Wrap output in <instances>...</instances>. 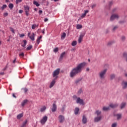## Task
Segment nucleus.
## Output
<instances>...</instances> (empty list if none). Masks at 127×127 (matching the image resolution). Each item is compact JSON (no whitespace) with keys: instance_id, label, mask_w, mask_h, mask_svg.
Masks as SVG:
<instances>
[{"instance_id":"obj_1","label":"nucleus","mask_w":127,"mask_h":127,"mask_svg":"<svg viewBox=\"0 0 127 127\" xmlns=\"http://www.w3.org/2000/svg\"><path fill=\"white\" fill-rule=\"evenodd\" d=\"M86 66V63L83 62L78 64L76 67L73 68L70 72V77L73 78L76 75L81 73L83 70V68Z\"/></svg>"},{"instance_id":"obj_2","label":"nucleus","mask_w":127,"mask_h":127,"mask_svg":"<svg viewBox=\"0 0 127 127\" xmlns=\"http://www.w3.org/2000/svg\"><path fill=\"white\" fill-rule=\"evenodd\" d=\"M107 71H108V69H104L103 70H101L99 73V78L101 79H105V75L107 73Z\"/></svg>"},{"instance_id":"obj_3","label":"nucleus","mask_w":127,"mask_h":127,"mask_svg":"<svg viewBox=\"0 0 127 127\" xmlns=\"http://www.w3.org/2000/svg\"><path fill=\"white\" fill-rule=\"evenodd\" d=\"M60 73V68H57L53 72V77L55 78V80H57V78H58V75H59Z\"/></svg>"},{"instance_id":"obj_4","label":"nucleus","mask_w":127,"mask_h":127,"mask_svg":"<svg viewBox=\"0 0 127 127\" xmlns=\"http://www.w3.org/2000/svg\"><path fill=\"white\" fill-rule=\"evenodd\" d=\"M120 15L118 14H113L110 17V21H114L115 19H119Z\"/></svg>"},{"instance_id":"obj_5","label":"nucleus","mask_w":127,"mask_h":127,"mask_svg":"<svg viewBox=\"0 0 127 127\" xmlns=\"http://www.w3.org/2000/svg\"><path fill=\"white\" fill-rule=\"evenodd\" d=\"M47 120H48V117L47 116H44L40 120V123L41 124V125H45V123L47 122Z\"/></svg>"},{"instance_id":"obj_6","label":"nucleus","mask_w":127,"mask_h":127,"mask_svg":"<svg viewBox=\"0 0 127 127\" xmlns=\"http://www.w3.org/2000/svg\"><path fill=\"white\" fill-rule=\"evenodd\" d=\"M28 37L30 38L32 41H34V40H35V34H34V33H32V35L30 36V33H28Z\"/></svg>"},{"instance_id":"obj_7","label":"nucleus","mask_w":127,"mask_h":127,"mask_svg":"<svg viewBox=\"0 0 127 127\" xmlns=\"http://www.w3.org/2000/svg\"><path fill=\"white\" fill-rule=\"evenodd\" d=\"M76 103L77 104H79L80 105H82V106H84V105H85V103H84V100L80 98V97L77 98V99H76Z\"/></svg>"},{"instance_id":"obj_8","label":"nucleus","mask_w":127,"mask_h":127,"mask_svg":"<svg viewBox=\"0 0 127 127\" xmlns=\"http://www.w3.org/2000/svg\"><path fill=\"white\" fill-rule=\"evenodd\" d=\"M84 36H85V33H82L80 34L78 40V43H81L82 42V40H83Z\"/></svg>"},{"instance_id":"obj_9","label":"nucleus","mask_w":127,"mask_h":127,"mask_svg":"<svg viewBox=\"0 0 127 127\" xmlns=\"http://www.w3.org/2000/svg\"><path fill=\"white\" fill-rule=\"evenodd\" d=\"M51 110L53 113H55V112L57 111V105H56V104H55V103L53 104V106Z\"/></svg>"},{"instance_id":"obj_10","label":"nucleus","mask_w":127,"mask_h":127,"mask_svg":"<svg viewBox=\"0 0 127 127\" xmlns=\"http://www.w3.org/2000/svg\"><path fill=\"white\" fill-rule=\"evenodd\" d=\"M26 15L28 16V12H29V6L28 5L24 6Z\"/></svg>"},{"instance_id":"obj_11","label":"nucleus","mask_w":127,"mask_h":127,"mask_svg":"<svg viewBox=\"0 0 127 127\" xmlns=\"http://www.w3.org/2000/svg\"><path fill=\"white\" fill-rule=\"evenodd\" d=\"M87 117L85 115H83L82 116V122L83 125H85V124H87Z\"/></svg>"},{"instance_id":"obj_12","label":"nucleus","mask_w":127,"mask_h":127,"mask_svg":"<svg viewBox=\"0 0 127 127\" xmlns=\"http://www.w3.org/2000/svg\"><path fill=\"white\" fill-rule=\"evenodd\" d=\"M123 89H127V82L123 81L122 83Z\"/></svg>"},{"instance_id":"obj_13","label":"nucleus","mask_w":127,"mask_h":127,"mask_svg":"<svg viewBox=\"0 0 127 127\" xmlns=\"http://www.w3.org/2000/svg\"><path fill=\"white\" fill-rule=\"evenodd\" d=\"M59 120L60 122L63 123V122H64L65 120V118H64V116H63V115H60L59 117Z\"/></svg>"},{"instance_id":"obj_14","label":"nucleus","mask_w":127,"mask_h":127,"mask_svg":"<svg viewBox=\"0 0 127 127\" xmlns=\"http://www.w3.org/2000/svg\"><path fill=\"white\" fill-rule=\"evenodd\" d=\"M101 120H102V116H98L95 118L94 122L95 123H98V122H100Z\"/></svg>"},{"instance_id":"obj_15","label":"nucleus","mask_w":127,"mask_h":127,"mask_svg":"<svg viewBox=\"0 0 127 127\" xmlns=\"http://www.w3.org/2000/svg\"><path fill=\"white\" fill-rule=\"evenodd\" d=\"M109 107L110 108H112V109H115V108H117V107H119L118 104H111L109 105Z\"/></svg>"},{"instance_id":"obj_16","label":"nucleus","mask_w":127,"mask_h":127,"mask_svg":"<svg viewBox=\"0 0 127 127\" xmlns=\"http://www.w3.org/2000/svg\"><path fill=\"white\" fill-rule=\"evenodd\" d=\"M127 106V102H122L120 105V109L123 110Z\"/></svg>"},{"instance_id":"obj_17","label":"nucleus","mask_w":127,"mask_h":127,"mask_svg":"<svg viewBox=\"0 0 127 127\" xmlns=\"http://www.w3.org/2000/svg\"><path fill=\"white\" fill-rule=\"evenodd\" d=\"M88 12H89V10H85L84 11V13L81 15V18H84V17H85L86 15H87V14L88 13Z\"/></svg>"},{"instance_id":"obj_18","label":"nucleus","mask_w":127,"mask_h":127,"mask_svg":"<svg viewBox=\"0 0 127 127\" xmlns=\"http://www.w3.org/2000/svg\"><path fill=\"white\" fill-rule=\"evenodd\" d=\"M56 79H55V78H54L52 81L51 82L50 85V88H52V87H53V86H54V85L55 84V83L56 82L55 81Z\"/></svg>"},{"instance_id":"obj_19","label":"nucleus","mask_w":127,"mask_h":127,"mask_svg":"<svg viewBox=\"0 0 127 127\" xmlns=\"http://www.w3.org/2000/svg\"><path fill=\"white\" fill-rule=\"evenodd\" d=\"M65 52H63L61 54V56L60 57V59H59L60 61H61L63 59V57L65 56Z\"/></svg>"},{"instance_id":"obj_20","label":"nucleus","mask_w":127,"mask_h":127,"mask_svg":"<svg viewBox=\"0 0 127 127\" xmlns=\"http://www.w3.org/2000/svg\"><path fill=\"white\" fill-rule=\"evenodd\" d=\"M115 117H117V120L119 121V120H121V118H122V114H118L114 115Z\"/></svg>"},{"instance_id":"obj_21","label":"nucleus","mask_w":127,"mask_h":127,"mask_svg":"<svg viewBox=\"0 0 127 127\" xmlns=\"http://www.w3.org/2000/svg\"><path fill=\"white\" fill-rule=\"evenodd\" d=\"M27 102H28V100H24L22 101V102L21 103V106L22 107H24V106H25V105H26V103H27Z\"/></svg>"},{"instance_id":"obj_22","label":"nucleus","mask_w":127,"mask_h":127,"mask_svg":"<svg viewBox=\"0 0 127 127\" xmlns=\"http://www.w3.org/2000/svg\"><path fill=\"white\" fill-rule=\"evenodd\" d=\"M79 111H80V109L78 107H76L74 109V114L75 115H78L79 114Z\"/></svg>"},{"instance_id":"obj_23","label":"nucleus","mask_w":127,"mask_h":127,"mask_svg":"<svg viewBox=\"0 0 127 127\" xmlns=\"http://www.w3.org/2000/svg\"><path fill=\"white\" fill-rule=\"evenodd\" d=\"M23 117V113H21L17 116V119L20 120L21 118Z\"/></svg>"},{"instance_id":"obj_24","label":"nucleus","mask_w":127,"mask_h":127,"mask_svg":"<svg viewBox=\"0 0 127 127\" xmlns=\"http://www.w3.org/2000/svg\"><path fill=\"white\" fill-rule=\"evenodd\" d=\"M102 110L103 111H109L110 110V107L104 106L103 107Z\"/></svg>"},{"instance_id":"obj_25","label":"nucleus","mask_w":127,"mask_h":127,"mask_svg":"<svg viewBox=\"0 0 127 127\" xmlns=\"http://www.w3.org/2000/svg\"><path fill=\"white\" fill-rule=\"evenodd\" d=\"M23 44H22V47H25V46H26V44L27 43V41H26V40H24L23 41Z\"/></svg>"},{"instance_id":"obj_26","label":"nucleus","mask_w":127,"mask_h":127,"mask_svg":"<svg viewBox=\"0 0 127 127\" xmlns=\"http://www.w3.org/2000/svg\"><path fill=\"white\" fill-rule=\"evenodd\" d=\"M45 110H46V107L45 106H44L41 108L40 112L43 113V112H45Z\"/></svg>"},{"instance_id":"obj_27","label":"nucleus","mask_w":127,"mask_h":127,"mask_svg":"<svg viewBox=\"0 0 127 127\" xmlns=\"http://www.w3.org/2000/svg\"><path fill=\"white\" fill-rule=\"evenodd\" d=\"M42 38V36H40V37H38L37 39V42L38 44H39L40 43V40Z\"/></svg>"},{"instance_id":"obj_28","label":"nucleus","mask_w":127,"mask_h":127,"mask_svg":"<svg viewBox=\"0 0 127 127\" xmlns=\"http://www.w3.org/2000/svg\"><path fill=\"white\" fill-rule=\"evenodd\" d=\"M119 28V26L116 25L114 26L113 28L112 29V31H116Z\"/></svg>"},{"instance_id":"obj_29","label":"nucleus","mask_w":127,"mask_h":127,"mask_svg":"<svg viewBox=\"0 0 127 127\" xmlns=\"http://www.w3.org/2000/svg\"><path fill=\"white\" fill-rule=\"evenodd\" d=\"M33 4H34L36 6H39V5H40V4L39 3L38 1H33Z\"/></svg>"},{"instance_id":"obj_30","label":"nucleus","mask_w":127,"mask_h":127,"mask_svg":"<svg viewBox=\"0 0 127 127\" xmlns=\"http://www.w3.org/2000/svg\"><path fill=\"white\" fill-rule=\"evenodd\" d=\"M82 93H83V90L82 89V88H80L77 92V95L79 96V95H81Z\"/></svg>"},{"instance_id":"obj_31","label":"nucleus","mask_w":127,"mask_h":127,"mask_svg":"<svg viewBox=\"0 0 127 127\" xmlns=\"http://www.w3.org/2000/svg\"><path fill=\"white\" fill-rule=\"evenodd\" d=\"M38 25H36V24H34L32 25V29H35L36 27H38Z\"/></svg>"},{"instance_id":"obj_32","label":"nucleus","mask_w":127,"mask_h":127,"mask_svg":"<svg viewBox=\"0 0 127 127\" xmlns=\"http://www.w3.org/2000/svg\"><path fill=\"white\" fill-rule=\"evenodd\" d=\"M95 114L97 116H99V115H101V114H102V112L99 111V110H97V111H96Z\"/></svg>"},{"instance_id":"obj_33","label":"nucleus","mask_w":127,"mask_h":127,"mask_svg":"<svg viewBox=\"0 0 127 127\" xmlns=\"http://www.w3.org/2000/svg\"><path fill=\"white\" fill-rule=\"evenodd\" d=\"M72 46H76L77 45V41H73L71 43Z\"/></svg>"},{"instance_id":"obj_34","label":"nucleus","mask_w":127,"mask_h":127,"mask_svg":"<svg viewBox=\"0 0 127 127\" xmlns=\"http://www.w3.org/2000/svg\"><path fill=\"white\" fill-rule=\"evenodd\" d=\"M82 27L83 26H82V25L78 24L76 26L77 29H81Z\"/></svg>"},{"instance_id":"obj_35","label":"nucleus","mask_w":127,"mask_h":127,"mask_svg":"<svg viewBox=\"0 0 127 127\" xmlns=\"http://www.w3.org/2000/svg\"><path fill=\"white\" fill-rule=\"evenodd\" d=\"M123 57H124V58H126V61L127 62V53H124Z\"/></svg>"},{"instance_id":"obj_36","label":"nucleus","mask_w":127,"mask_h":127,"mask_svg":"<svg viewBox=\"0 0 127 127\" xmlns=\"http://www.w3.org/2000/svg\"><path fill=\"white\" fill-rule=\"evenodd\" d=\"M8 7H9L10 9H12V8H13V4L12 3L9 4Z\"/></svg>"},{"instance_id":"obj_37","label":"nucleus","mask_w":127,"mask_h":127,"mask_svg":"<svg viewBox=\"0 0 127 127\" xmlns=\"http://www.w3.org/2000/svg\"><path fill=\"white\" fill-rule=\"evenodd\" d=\"M65 37H66V33H64L61 36V38L62 39H64V38H65Z\"/></svg>"},{"instance_id":"obj_38","label":"nucleus","mask_w":127,"mask_h":127,"mask_svg":"<svg viewBox=\"0 0 127 127\" xmlns=\"http://www.w3.org/2000/svg\"><path fill=\"white\" fill-rule=\"evenodd\" d=\"M115 77H116V75H115V74H111L110 75V79H111V80H113V79H115Z\"/></svg>"},{"instance_id":"obj_39","label":"nucleus","mask_w":127,"mask_h":127,"mask_svg":"<svg viewBox=\"0 0 127 127\" xmlns=\"http://www.w3.org/2000/svg\"><path fill=\"white\" fill-rule=\"evenodd\" d=\"M6 4H4L2 5V7H1V9H2V10H3L4 9V8H6Z\"/></svg>"},{"instance_id":"obj_40","label":"nucleus","mask_w":127,"mask_h":127,"mask_svg":"<svg viewBox=\"0 0 127 127\" xmlns=\"http://www.w3.org/2000/svg\"><path fill=\"white\" fill-rule=\"evenodd\" d=\"M126 22V20H122V21H120L119 22V23L121 24H123V23H125Z\"/></svg>"},{"instance_id":"obj_41","label":"nucleus","mask_w":127,"mask_h":127,"mask_svg":"<svg viewBox=\"0 0 127 127\" xmlns=\"http://www.w3.org/2000/svg\"><path fill=\"white\" fill-rule=\"evenodd\" d=\"M31 48H32V45H30L29 46H28L27 48H26V50H30V49H31Z\"/></svg>"},{"instance_id":"obj_42","label":"nucleus","mask_w":127,"mask_h":127,"mask_svg":"<svg viewBox=\"0 0 127 127\" xmlns=\"http://www.w3.org/2000/svg\"><path fill=\"white\" fill-rule=\"evenodd\" d=\"M117 126H118V124H117V123H113L112 125V127H117Z\"/></svg>"},{"instance_id":"obj_43","label":"nucleus","mask_w":127,"mask_h":127,"mask_svg":"<svg viewBox=\"0 0 127 127\" xmlns=\"http://www.w3.org/2000/svg\"><path fill=\"white\" fill-rule=\"evenodd\" d=\"M121 40H122V41H125V40H126V36H123L121 37Z\"/></svg>"},{"instance_id":"obj_44","label":"nucleus","mask_w":127,"mask_h":127,"mask_svg":"<svg viewBox=\"0 0 127 127\" xmlns=\"http://www.w3.org/2000/svg\"><path fill=\"white\" fill-rule=\"evenodd\" d=\"M59 50V49H58V48H56L54 49V52H55L56 53V52H58Z\"/></svg>"},{"instance_id":"obj_45","label":"nucleus","mask_w":127,"mask_h":127,"mask_svg":"<svg viewBox=\"0 0 127 127\" xmlns=\"http://www.w3.org/2000/svg\"><path fill=\"white\" fill-rule=\"evenodd\" d=\"M4 71L1 70V71L0 72V75L1 76H3V75H4Z\"/></svg>"},{"instance_id":"obj_46","label":"nucleus","mask_w":127,"mask_h":127,"mask_svg":"<svg viewBox=\"0 0 127 127\" xmlns=\"http://www.w3.org/2000/svg\"><path fill=\"white\" fill-rule=\"evenodd\" d=\"M22 1V0H16V4H18L19 2H21Z\"/></svg>"},{"instance_id":"obj_47","label":"nucleus","mask_w":127,"mask_h":127,"mask_svg":"<svg viewBox=\"0 0 127 127\" xmlns=\"http://www.w3.org/2000/svg\"><path fill=\"white\" fill-rule=\"evenodd\" d=\"M113 43H114V42H113V41L109 42L108 43V45L110 46L112 45V44H113Z\"/></svg>"},{"instance_id":"obj_48","label":"nucleus","mask_w":127,"mask_h":127,"mask_svg":"<svg viewBox=\"0 0 127 127\" xmlns=\"http://www.w3.org/2000/svg\"><path fill=\"white\" fill-rule=\"evenodd\" d=\"M27 122H28L27 120H25V121L23 123L22 125L25 126H26V124H27Z\"/></svg>"},{"instance_id":"obj_49","label":"nucleus","mask_w":127,"mask_h":127,"mask_svg":"<svg viewBox=\"0 0 127 127\" xmlns=\"http://www.w3.org/2000/svg\"><path fill=\"white\" fill-rule=\"evenodd\" d=\"M10 31L12 32V33H14V29H13V28L10 27Z\"/></svg>"},{"instance_id":"obj_50","label":"nucleus","mask_w":127,"mask_h":127,"mask_svg":"<svg viewBox=\"0 0 127 127\" xmlns=\"http://www.w3.org/2000/svg\"><path fill=\"white\" fill-rule=\"evenodd\" d=\"M22 90L24 91V93H26L28 91L27 88H22Z\"/></svg>"},{"instance_id":"obj_51","label":"nucleus","mask_w":127,"mask_h":127,"mask_svg":"<svg viewBox=\"0 0 127 127\" xmlns=\"http://www.w3.org/2000/svg\"><path fill=\"white\" fill-rule=\"evenodd\" d=\"M65 108H66L65 105H64L62 108V112H64V111L65 110Z\"/></svg>"},{"instance_id":"obj_52","label":"nucleus","mask_w":127,"mask_h":127,"mask_svg":"<svg viewBox=\"0 0 127 127\" xmlns=\"http://www.w3.org/2000/svg\"><path fill=\"white\" fill-rule=\"evenodd\" d=\"M73 100H77L78 99V97H77V96L76 95H73L72 97Z\"/></svg>"},{"instance_id":"obj_53","label":"nucleus","mask_w":127,"mask_h":127,"mask_svg":"<svg viewBox=\"0 0 127 127\" xmlns=\"http://www.w3.org/2000/svg\"><path fill=\"white\" fill-rule=\"evenodd\" d=\"M8 15V12H5L3 13V16L5 17Z\"/></svg>"},{"instance_id":"obj_54","label":"nucleus","mask_w":127,"mask_h":127,"mask_svg":"<svg viewBox=\"0 0 127 127\" xmlns=\"http://www.w3.org/2000/svg\"><path fill=\"white\" fill-rule=\"evenodd\" d=\"M81 81V79H77L75 81V84H78V83H79V82H80Z\"/></svg>"},{"instance_id":"obj_55","label":"nucleus","mask_w":127,"mask_h":127,"mask_svg":"<svg viewBox=\"0 0 127 127\" xmlns=\"http://www.w3.org/2000/svg\"><path fill=\"white\" fill-rule=\"evenodd\" d=\"M7 68V65H6V66L3 68L1 70L3 71V72H4V71H5V70H6V68Z\"/></svg>"},{"instance_id":"obj_56","label":"nucleus","mask_w":127,"mask_h":127,"mask_svg":"<svg viewBox=\"0 0 127 127\" xmlns=\"http://www.w3.org/2000/svg\"><path fill=\"white\" fill-rule=\"evenodd\" d=\"M19 56H21L22 57H23V56H24V54L23 53H22L19 54Z\"/></svg>"},{"instance_id":"obj_57","label":"nucleus","mask_w":127,"mask_h":127,"mask_svg":"<svg viewBox=\"0 0 127 127\" xmlns=\"http://www.w3.org/2000/svg\"><path fill=\"white\" fill-rule=\"evenodd\" d=\"M24 34H21L20 35V37L22 38L24 36Z\"/></svg>"},{"instance_id":"obj_58","label":"nucleus","mask_w":127,"mask_h":127,"mask_svg":"<svg viewBox=\"0 0 127 127\" xmlns=\"http://www.w3.org/2000/svg\"><path fill=\"white\" fill-rule=\"evenodd\" d=\"M113 1L109 2V5L111 6V5L113 4Z\"/></svg>"},{"instance_id":"obj_59","label":"nucleus","mask_w":127,"mask_h":127,"mask_svg":"<svg viewBox=\"0 0 127 127\" xmlns=\"http://www.w3.org/2000/svg\"><path fill=\"white\" fill-rule=\"evenodd\" d=\"M117 9V8H115L112 10V12H115V11H116Z\"/></svg>"},{"instance_id":"obj_60","label":"nucleus","mask_w":127,"mask_h":127,"mask_svg":"<svg viewBox=\"0 0 127 127\" xmlns=\"http://www.w3.org/2000/svg\"><path fill=\"white\" fill-rule=\"evenodd\" d=\"M95 7H96V4H93L92 5V8H95Z\"/></svg>"},{"instance_id":"obj_61","label":"nucleus","mask_w":127,"mask_h":127,"mask_svg":"<svg viewBox=\"0 0 127 127\" xmlns=\"http://www.w3.org/2000/svg\"><path fill=\"white\" fill-rule=\"evenodd\" d=\"M42 12H43V11H42V10H39V14H41L42 13Z\"/></svg>"},{"instance_id":"obj_62","label":"nucleus","mask_w":127,"mask_h":127,"mask_svg":"<svg viewBox=\"0 0 127 127\" xmlns=\"http://www.w3.org/2000/svg\"><path fill=\"white\" fill-rule=\"evenodd\" d=\"M22 12H23V10H19V13H22Z\"/></svg>"},{"instance_id":"obj_63","label":"nucleus","mask_w":127,"mask_h":127,"mask_svg":"<svg viewBox=\"0 0 127 127\" xmlns=\"http://www.w3.org/2000/svg\"><path fill=\"white\" fill-rule=\"evenodd\" d=\"M12 97L15 98H16V96H15V94H14V93L12 94Z\"/></svg>"},{"instance_id":"obj_64","label":"nucleus","mask_w":127,"mask_h":127,"mask_svg":"<svg viewBox=\"0 0 127 127\" xmlns=\"http://www.w3.org/2000/svg\"><path fill=\"white\" fill-rule=\"evenodd\" d=\"M44 21L45 22H46V21H48V19L47 18H46L45 19H44Z\"/></svg>"}]
</instances>
